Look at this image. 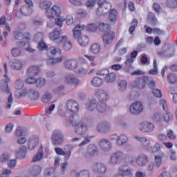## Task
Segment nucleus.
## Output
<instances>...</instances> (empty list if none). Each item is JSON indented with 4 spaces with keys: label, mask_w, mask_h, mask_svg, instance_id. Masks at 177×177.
<instances>
[{
    "label": "nucleus",
    "mask_w": 177,
    "mask_h": 177,
    "mask_svg": "<svg viewBox=\"0 0 177 177\" xmlns=\"http://www.w3.org/2000/svg\"><path fill=\"white\" fill-rule=\"evenodd\" d=\"M95 95L100 102L96 103V99L91 100L86 104V109L88 111L97 110L100 113H106L109 108L106 105L105 102L109 100V93L102 89H97Z\"/></svg>",
    "instance_id": "nucleus-1"
},
{
    "label": "nucleus",
    "mask_w": 177,
    "mask_h": 177,
    "mask_svg": "<svg viewBox=\"0 0 177 177\" xmlns=\"http://www.w3.org/2000/svg\"><path fill=\"white\" fill-rule=\"evenodd\" d=\"M98 28L102 32H105L102 37L104 45H110L115 39V32L111 31V26L110 24L100 22L98 24Z\"/></svg>",
    "instance_id": "nucleus-2"
},
{
    "label": "nucleus",
    "mask_w": 177,
    "mask_h": 177,
    "mask_svg": "<svg viewBox=\"0 0 177 177\" xmlns=\"http://www.w3.org/2000/svg\"><path fill=\"white\" fill-rule=\"evenodd\" d=\"M14 37L15 39L22 41H21V44L23 45L27 52H29V53H34V52H35V49L31 48V46H30V43H28L31 39V35H30V32H26L23 34L19 31H15L14 32Z\"/></svg>",
    "instance_id": "nucleus-3"
},
{
    "label": "nucleus",
    "mask_w": 177,
    "mask_h": 177,
    "mask_svg": "<svg viewBox=\"0 0 177 177\" xmlns=\"http://www.w3.org/2000/svg\"><path fill=\"white\" fill-rule=\"evenodd\" d=\"M85 28L84 25H77L73 29V37L77 39V42L80 46H86L89 43V38L88 36H81V31Z\"/></svg>",
    "instance_id": "nucleus-4"
},
{
    "label": "nucleus",
    "mask_w": 177,
    "mask_h": 177,
    "mask_svg": "<svg viewBox=\"0 0 177 177\" xmlns=\"http://www.w3.org/2000/svg\"><path fill=\"white\" fill-rule=\"evenodd\" d=\"M79 118L78 115H72L69 119V122L75 128V132L77 135H84L86 132H88V126L84 123V122H77V120L74 119Z\"/></svg>",
    "instance_id": "nucleus-5"
},
{
    "label": "nucleus",
    "mask_w": 177,
    "mask_h": 177,
    "mask_svg": "<svg viewBox=\"0 0 177 177\" xmlns=\"http://www.w3.org/2000/svg\"><path fill=\"white\" fill-rule=\"evenodd\" d=\"M149 81L150 77L147 76L137 77L135 80L130 83L129 86L131 89H133V88H138V89H145V88H146V85H147V82Z\"/></svg>",
    "instance_id": "nucleus-6"
},
{
    "label": "nucleus",
    "mask_w": 177,
    "mask_h": 177,
    "mask_svg": "<svg viewBox=\"0 0 177 177\" xmlns=\"http://www.w3.org/2000/svg\"><path fill=\"white\" fill-rule=\"evenodd\" d=\"M3 68L5 71L4 78L6 80H2L0 82V89L4 92V93H7L9 95L10 93V88H9V77H8V66L6 63L3 64Z\"/></svg>",
    "instance_id": "nucleus-7"
},
{
    "label": "nucleus",
    "mask_w": 177,
    "mask_h": 177,
    "mask_svg": "<svg viewBox=\"0 0 177 177\" xmlns=\"http://www.w3.org/2000/svg\"><path fill=\"white\" fill-rule=\"evenodd\" d=\"M62 35V30L55 29L53 31L49 33L48 37L51 41H54L56 44H62L63 41L67 40V36Z\"/></svg>",
    "instance_id": "nucleus-8"
},
{
    "label": "nucleus",
    "mask_w": 177,
    "mask_h": 177,
    "mask_svg": "<svg viewBox=\"0 0 177 177\" xmlns=\"http://www.w3.org/2000/svg\"><path fill=\"white\" fill-rule=\"evenodd\" d=\"M51 140L53 142V145L55 146H59V145H62V143L64 142V136L60 130H55L53 131Z\"/></svg>",
    "instance_id": "nucleus-9"
},
{
    "label": "nucleus",
    "mask_w": 177,
    "mask_h": 177,
    "mask_svg": "<svg viewBox=\"0 0 177 177\" xmlns=\"http://www.w3.org/2000/svg\"><path fill=\"white\" fill-rule=\"evenodd\" d=\"M97 5L99 7L96 10V13L98 16L104 15V9H110L111 8V3L106 2V0H98Z\"/></svg>",
    "instance_id": "nucleus-10"
},
{
    "label": "nucleus",
    "mask_w": 177,
    "mask_h": 177,
    "mask_svg": "<svg viewBox=\"0 0 177 177\" xmlns=\"http://www.w3.org/2000/svg\"><path fill=\"white\" fill-rule=\"evenodd\" d=\"M31 15H32V8L28 5L22 6L20 11L16 13L18 19H21L23 16H31Z\"/></svg>",
    "instance_id": "nucleus-11"
},
{
    "label": "nucleus",
    "mask_w": 177,
    "mask_h": 177,
    "mask_svg": "<svg viewBox=\"0 0 177 177\" xmlns=\"http://www.w3.org/2000/svg\"><path fill=\"white\" fill-rule=\"evenodd\" d=\"M60 7L58 6H53L52 8H48L46 10V15L48 19H55V15L57 17L60 16Z\"/></svg>",
    "instance_id": "nucleus-12"
},
{
    "label": "nucleus",
    "mask_w": 177,
    "mask_h": 177,
    "mask_svg": "<svg viewBox=\"0 0 177 177\" xmlns=\"http://www.w3.org/2000/svg\"><path fill=\"white\" fill-rule=\"evenodd\" d=\"M124 160V153L121 151H116L111 156L110 161L112 164H120Z\"/></svg>",
    "instance_id": "nucleus-13"
},
{
    "label": "nucleus",
    "mask_w": 177,
    "mask_h": 177,
    "mask_svg": "<svg viewBox=\"0 0 177 177\" xmlns=\"http://www.w3.org/2000/svg\"><path fill=\"white\" fill-rule=\"evenodd\" d=\"M160 104L162 106L163 110L166 111V113L164 115L163 120L165 122H169L171 120H172V115L169 113L168 111V105L167 104V101L165 100L162 99L160 100Z\"/></svg>",
    "instance_id": "nucleus-14"
},
{
    "label": "nucleus",
    "mask_w": 177,
    "mask_h": 177,
    "mask_svg": "<svg viewBox=\"0 0 177 177\" xmlns=\"http://www.w3.org/2000/svg\"><path fill=\"white\" fill-rule=\"evenodd\" d=\"M64 67L66 70H77L78 68V61L75 59H69L64 62Z\"/></svg>",
    "instance_id": "nucleus-15"
},
{
    "label": "nucleus",
    "mask_w": 177,
    "mask_h": 177,
    "mask_svg": "<svg viewBox=\"0 0 177 177\" xmlns=\"http://www.w3.org/2000/svg\"><path fill=\"white\" fill-rule=\"evenodd\" d=\"M154 128V124L148 122H143L139 124V129L141 132H153Z\"/></svg>",
    "instance_id": "nucleus-16"
},
{
    "label": "nucleus",
    "mask_w": 177,
    "mask_h": 177,
    "mask_svg": "<svg viewBox=\"0 0 177 177\" xmlns=\"http://www.w3.org/2000/svg\"><path fill=\"white\" fill-rule=\"evenodd\" d=\"M67 109L71 111V113H77L80 110V105L77 101L73 100H69L66 102Z\"/></svg>",
    "instance_id": "nucleus-17"
},
{
    "label": "nucleus",
    "mask_w": 177,
    "mask_h": 177,
    "mask_svg": "<svg viewBox=\"0 0 177 177\" xmlns=\"http://www.w3.org/2000/svg\"><path fill=\"white\" fill-rule=\"evenodd\" d=\"M130 111L132 114H140L143 111V105L142 102L138 101L131 104Z\"/></svg>",
    "instance_id": "nucleus-18"
},
{
    "label": "nucleus",
    "mask_w": 177,
    "mask_h": 177,
    "mask_svg": "<svg viewBox=\"0 0 177 177\" xmlns=\"http://www.w3.org/2000/svg\"><path fill=\"white\" fill-rule=\"evenodd\" d=\"M54 150L58 156H64L65 161H67V160L71 157V149L64 151V150L60 147H55Z\"/></svg>",
    "instance_id": "nucleus-19"
},
{
    "label": "nucleus",
    "mask_w": 177,
    "mask_h": 177,
    "mask_svg": "<svg viewBox=\"0 0 177 177\" xmlns=\"http://www.w3.org/2000/svg\"><path fill=\"white\" fill-rule=\"evenodd\" d=\"M106 169H107L106 168V166L104 165V164L102 163H95L93 165V170L94 171V172H95V174H105Z\"/></svg>",
    "instance_id": "nucleus-20"
},
{
    "label": "nucleus",
    "mask_w": 177,
    "mask_h": 177,
    "mask_svg": "<svg viewBox=\"0 0 177 177\" xmlns=\"http://www.w3.org/2000/svg\"><path fill=\"white\" fill-rule=\"evenodd\" d=\"M99 146L104 151H110V150H111V142L107 139L100 140Z\"/></svg>",
    "instance_id": "nucleus-21"
},
{
    "label": "nucleus",
    "mask_w": 177,
    "mask_h": 177,
    "mask_svg": "<svg viewBox=\"0 0 177 177\" xmlns=\"http://www.w3.org/2000/svg\"><path fill=\"white\" fill-rule=\"evenodd\" d=\"M87 154L91 157H93V156H96L99 154V148L96 145L90 144L87 147Z\"/></svg>",
    "instance_id": "nucleus-22"
},
{
    "label": "nucleus",
    "mask_w": 177,
    "mask_h": 177,
    "mask_svg": "<svg viewBox=\"0 0 177 177\" xmlns=\"http://www.w3.org/2000/svg\"><path fill=\"white\" fill-rule=\"evenodd\" d=\"M67 59V57L65 55H61L59 57L57 58H49L46 61V64L48 66H53L55 64H57L58 63H62V60H66Z\"/></svg>",
    "instance_id": "nucleus-23"
},
{
    "label": "nucleus",
    "mask_w": 177,
    "mask_h": 177,
    "mask_svg": "<svg viewBox=\"0 0 177 177\" xmlns=\"http://www.w3.org/2000/svg\"><path fill=\"white\" fill-rule=\"evenodd\" d=\"M118 17V12L115 8H113L109 11L108 19L111 23H116Z\"/></svg>",
    "instance_id": "nucleus-24"
},
{
    "label": "nucleus",
    "mask_w": 177,
    "mask_h": 177,
    "mask_svg": "<svg viewBox=\"0 0 177 177\" xmlns=\"http://www.w3.org/2000/svg\"><path fill=\"white\" fill-rule=\"evenodd\" d=\"M148 161L149 158L145 154L140 155L136 159L137 164L141 167H142V165H146Z\"/></svg>",
    "instance_id": "nucleus-25"
},
{
    "label": "nucleus",
    "mask_w": 177,
    "mask_h": 177,
    "mask_svg": "<svg viewBox=\"0 0 177 177\" xmlns=\"http://www.w3.org/2000/svg\"><path fill=\"white\" fill-rule=\"evenodd\" d=\"M40 71L41 70L39 69V66H32L28 69L27 74L28 75H32L33 77H35V75H38Z\"/></svg>",
    "instance_id": "nucleus-26"
},
{
    "label": "nucleus",
    "mask_w": 177,
    "mask_h": 177,
    "mask_svg": "<svg viewBox=\"0 0 177 177\" xmlns=\"http://www.w3.org/2000/svg\"><path fill=\"white\" fill-rule=\"evenodd\" d=\"M38 143H39V140L37 138H30L28 143L29 150H34L38 146Z\"/></svg>",
    "instance_id": "nucleus-27"
},
{
    "label": "nucleus",
    "mask_w": 177,
    "mask_h": 177,
    "mask_svg": "<svg viewBox=\"0 0 177 177\" xmlns=\"http://www.w3.org/2000/svg\"><path fill=\"white\" fill-rule=\"evenodd\" d=\"M26 154H27V147L24 145H21L19 151H17V158H24Z\"/></svg>",
    "instance_id": "nucleus-28"
},
{
    "label": "nucleus",
    "mask_w": 177,
    "mask_h": 177,
    "mask_svg": "<svg viewBox=\"0 0 177 177\" xmlns=\"http://www.w3.org/2000/svg\"><path fill=\"white\" fill-rule=\"evenodd\" d=\"M71 177H89V171L87 170H83L80 173H77L75 171H73L71 173Z\"/></svg>",
    "instance_id": "nucleus-29"
},
{
    "label": "nucleus",
    "mask_w": 177,
    "mask_h": 177,
    "mask_svg": "<svg viewBox=\"0 0 177 177\" xmlns=\"http://www.w3.org/2000/svg\"><path fill=\"white\" fill-rule=\"evenodd\" d=\"M30 175L32 176H38L42 171V168L39 165H35L30 169Z\"/></svg>",
    "instance_id": "nucleus-30"
},
{
    "label": "nucleus",
    "mask_w": 177,
    "mask_h": 177,
    "mask_svg": "<svg viewBox=\"0 0 177 177\" xmlns=\"http://www.w3.org/2000/svg\"><path fill=\"white\" fill-rule=\"evenodd\" d=\"M66 80L68 84H72L73 85H78L80 84V80L74 75H68L66 77Z\"/></svg>",
    "instance_id": "nucleus-31"
},
{
    "label": "nucleus",
    "mask_w": 177,
    "mask_h": 177,
    "mask_svg": "<svg viewBox=\"0 0 177 177\" xmlns=\"http://www.w3.org/2000/svg\"><path fill=\"white\" fill-rule=\"evenodd\" d=\"M128 136L122 134L118 137V146H124L128 143Z\"/></svg>",
    "instance_id": "nucleus-32"
},
{
    "label": "nucleus",
    "mask_w": 177,
    "mask_h": 177,
    "mask_svg": "<svg viewBox=\"0 0 177 177\" xmlns=\"http://www.w3.org/2000/svg\"><path fill=\"white\" fill-rule=\"evenodd\" d=\"M23 67V64L19 59H13L11 64V68L13 70H21Z\"/></svg>",
    "instance_id": "nucleus-33"
},
{
    "label": "nucleus",
    "mask_w": 177,
    "mask_h": 177,
    "mask_svg": "<svg viewBox=\"0 0 177 177\" xmlns=\"http://www.w3.org/2000/svg\"><path fill=\"white\" fill-rule=\"evenodd\" d=\"M50 6H52V3L47 0H41L39 3V8L43 10H46L47 9H49Z\"/></svg>",
    "instance_id": "nucleus-34"
},
{
    "label": "nucleus",
    "mask_w": 177,
    "mask_h": 177,
    "mask_svg": "<svg viewBox=\"0 0 177 177\" xmlns=\"http://www.w3.org/2000/svg\"><path fill=\"white\" fill-rule=\"evenodd\" d=\"M49 52L52 56H60V55H62V49L55 46L50 47Z\"/></svg>",
    "instance_id": "nucleus-35"
},
{
    "label": "nucleus",
    "mask_w": 177,
    "mask_h": 177,
    "mask_svg": "<svg viewBox=\"0 0 177 177\" xmlns=\"http://www.w3.org/2000/svg\"><path fill=\"white\" fill-rule=\"evenodd\" d=\"M91 84L93 86H101V85H103V79L99 77H95L91 80Z\"/></svg>",
    "instance_id": "nucleus-36"
},
{
    "label": "nucleus",
    "mask_w": 177,
    "mask_h": 177,
    "mask_svg": "<svg viewBox=\"0 0 177 177\" xmlns=\"http://www.w3.org/2000/svg\"><path fill=\"white\" fill-rule=\"evenodd\" d=\"M43 157H44V151H42V146H41L40 149L36 153V156L33 157L32 162H35L37 161H40V160H42Z\"/></svg>",
    "instance_id": "nucleus-37"
},
{
    "label": "nucleus",
    "mask_w": 177,
    "mask_h": 177,
    "mask_svg": "<svg viewBox=\"0 0 177 177\" xmlns=\"http://www.w3.org/2000/svg\"><path fill=\"white\" fill-rule=\"evenodd\" d=\"M163 158H164V153H160L159 155L155 156V164L158 168V167L161 166V164H162Z\"/></svg>",
    "instance_id": "nucleus-38"
},
{
    "label": "nucleus",
    "mask_w": 177,
    "mask_h": 177,
    "mask_svg": "<svg viewBox=\"0 0 177 177\" xmlns=\"http://www.w3.org/2000/svg\"><path fill=\"white\" fill-rule=\"evenodd\" d=\"M117 80V75L115 73H109L104 78L106 82H114Z\"/></svg>",
    "instance_id": "nucleus-39"
},
{
    "label": "nucleus",
    "mask_w": 177,
    "mask_h": 177,
    "mask_svg": "<svg viewBox=\"0 0 177 177\" xmlns=\"http://www.w3.org/2000/svg\"><path fill=\"white\" fill-rule=\"evenodd\" d=\"M127 86L128 83L126 80H122L118 81V88L121 92H124V91H126Z\"/></svg>",
    "instance_id": "nucleus-40"
},
{
    "label": "nucleus",
    "mask_w": 177,
    "mask_h": 177,
    "mask_svg": "<svg viewBox=\"0 0 177 177\" xmlns=\"http://www.w3.org/2000/svg\"><path fill=\"white\" fill-rule=\"evenodd\" d=\"M101 48L100 45L98 44H93L91 46V52L93 53V55H97L100 53Z\"/></svg>",
    "instance_id": "nucleus-41"
},
{
    "label": "nucleus",
    "mask_w": 177,
    "mask_h": 177,
    "mask_svg": "<svg viewBox=\"0 0 177 177\" xmlns=\"http://www.w3.org/2000/svg\"><path fill=\"white\" fill-rule=\"evenodd\" d=\"M12 104H13V96L12 95V93H10L7 101L6 102L5 109H6V110H9V109L12 107Z\"/></svg>",
    "instance_id": "nucleus-42"
},
{
    "label": "nucleus",
    "mask_w": 177,
    "mask_h": 177,
    "mask_svg": "<svg viewBox=\"0 0 177 177\" xmlns=\"http://www.w3.org/2000/svg\"><path fill=\"white\" fill-rule=\"evenodd\" d=\"M41 100L43 103H48L52 100V95L49 93H46L41 96Z\"/></svg>",
    "instance_id": "nucleus-43"
},
{
    "label": "nucleus",
    "mask_w": 177,
    "mask_h": 177,
    "mask_svg": "<svg viewBox=\"0 0 177 177\" xmlns=\"http://www.w3.org/2000/svg\"><path fill=\"white\" fill-rule=\"evenodd\" d=\"M15 88L18 91H21V89L24 88V82H23V80L17 79L15 81Z\"/></svg>",
    "instance_id": "nucleus-44"
},
{
    "label": "nucleus",
    "mask_w": 177,
    "mask_h": 177,
    "mask_svg": "<svg viewBox=\"0 0 177 177\" xmlns=\"http://www.w3.org/2000/svg\"><path fill=\"white\" fill-rule=\"evenodd\" d=\"M149 74H151L152 75H156L158 74V68L157 66V59L153 60V69H151L149 71Z\"/></svg>",
    "instance_id": "nucleus-45"
},
{
    "label": "nucleus",
    "mask_w": 177,
    "mask_h": 177,
    "mask_svg": "<svg viewBox=\"0 0 177 177\" xmlns=\"http://www.w3.org/2000/svg\"><path fill=\"white\" fill-rule=\"evenodd\" d=\"M62 43H63L64 44L63 48L64 50H66L67 52H68V50H71V48H73V46L71 44V42H70V41H68L67 37L66 40L62 41Z\"/></svg>",
    "instance_id": "nucleus-46"
},
{
    "label": "nucleus",
    "mask_w": 177,
    "mask_h": 177,
    "mask_svg": "<svg viewBox=\"0 0 177 177\" xmlns=\"http://www.w3.org/2000/svg\"><path fill=\"white\" fill-rule=\"evenodd\" d=\"M135 138L137 139L138 142H140L142 146H149V145H150V140L138 136H136Z\"/></svg>",
    "instance_id": "nucleus-47"
},
{
    "label": "nucleus",
    "mask_w": 177,
    "mask_h": 177,
    "mask_svg": "<svg viewBox=\"0 0 177 177\" xmlns=\"http://www.w3.org/2000/svg\"><path fill=\"white\" fill-rule=\"evenodd\" d=\"M11 53L14 57H19V56H21V48H13Z\"/></svg>",
    "instance_id": "nucleus-48"
},
{
    "label": "nucleus",
    "mask_w": 177,
    "mask_h": 177,
    "mask_svg": "<svg viewBox=\"0 0 177 177\" xmlns=\"http://www.w3.org/2000/svg\"><path fill=\"white\" fill-rule=\"evenodd\" d=\"M138 21L136 19H134L132 21V26L129 29V32L131 34V35H133V31H135V29L138 26Z\"/></svg>",
    "instance_id": "nucleus-49"
},
{
    "label": "nucleus",
    "mask_w": 177,
    "mask_h": 177,
    "mask_svg": "<svg viewBox=\"0 0 177 177\" xmlns=\"http://www.w3.org/2000/svg\"><path fill=\"white\" fill-rule=\"evenodd\" d=\"M167 80L170 84H175L177 82V76L174 73H169L167 75Z\"/></svg>",
    "instance_id": "nucleus-50"
},
{
    "label": "nucleus",
    "mask_w": 177,
    "mask_h": 177,
    "mask_svg": "<svg viewBox=\"0 0 177 177\" xmlns=\"http://www.w3.org/2000/svg\"><path fill=\"white\" fill-rule=\"evenodd\" d=\"M39 50H48V45L45 44L44 40H41L37 45Z\"/></svg>",
    "instance_id": "nucleus-51"
},
{
    "label": "nucleus",
    "mask_w": 177,
    "mask_h": 177,
    "mask_svg": "<svg viewBox=\"0 0 177 177\" xmlns=\"http://www.w3.org/2000/svg\"><path fill=\"white\" fill-rule=\"evenodd\" d=\"M167 8H170L174 9L177 6V0H167Z\"/></svg>",
    "instance_id": "nucleus-52"
},
{
    "label": "nucleus",
    "mask_w": 177,
    "mask_h": 177,
    "mask_svg": "<svg viewBox=\"0 0 177 177\" xmlns=\"http://www.w3.org/2000/svg\"><path fill=\"white\" fill-rule=\"evenodd\" d=\"M46 82V80H45L44 78L40 77L39 79H36V82L37 88H42L44 85H45V83Z\"/></svg>",
    "instance_id": "nucleus-53"
},
{
    "label": "nucleus",
    "mask_w": 177,
    "mask_h": 177,
    "mask_svg": "<svg viewBox=\"0 0 177 177\" xmlns=\"http://www.w3.org/2000/svg\"><path fill=\"white\" fill-rule=\"evenodd\" d=\"M148 20L149 21H151L152 24H157V18H156V16L154 15V13L149 12L148 15Z\"/></svg>",
    "instance_id": "nucleus-54"
},
{
    "label": "nucleus",
    "mask_w": 177,
    "mask_h": 177,
    "mask_svg": "<svg viewBox=\"0 0 177 177\" xmlns=\"http://www.w3.org/2000/svg\"><path fill=\"white\" fill-rule=\"evenodd\" d=\"M29 92L32 93V95H31L32 100H37V99L39 97V93H38V91H34V89H30L29 90Z\"/></svg>",
    "instance_id": "nucleus-55"
},
{
    "label": "nucleus",
    "mask_w": 177,
    "mask_h": 177,
    "mask_svg": "<svg viewBox=\"0 0 177 177\" xmlns=\"http://www.w3.org/2000/svg\"><path fill=\"white\" fill-rule=\"evenodd\" d=\"M152 93L156 97H158L159 99L162 97V93L158 88H153L152 90Z\"/></svg>",
    "instance_id": "nucleus-56"
},
{
    "label": "nucleus",
    "mask_w": 177,
    "mask_h": 177,
    "mask_svg": "<svg viewBox=\"0 0 177 177\" xmlns=\"http://www.w3.org/2000/svg\"><path fill=\"white\" fill-rule=\"evenodd\" d=\"M87 31L94 32L97 30V25L95 24H90L86 26Z\"/></svg>",
    "instance_id": "nucleus-57"
},
{
    "label": "nucleus",
    "mask_w": 177,
    "mask_h": 177,
    "mask_svg": "<svg viewBox=\"0 0 177 177\" xmlns=\"http://www.w3.org/2000/svg\"><path fill=\"white\" fill-rule=\"evenodd\" d=\"M55 172H56V169L53 167L46 169L45 172V176H50V175L55 174Z\"/></svg>",
    "instance_id": "nucleus-58"
},
{
    "label": "nucleus",
    "mask_w": 177,
    "mask_h": 177,
    "mask_svg": "<svg viewBox=\"0 0 177 177\" xmlns=\"http://www.w3.org/2000/svg\"><path fill=\"white\" fill-rule=\"evenodd\" d=\"M161 149V145L156 143L155 144L153 147H151V153H157V151H160Z\"/></svg>",
    "instance_id": "nucleus-59"
},
{
    "label": "nucleus",
    "mask_w": 177,
    "mask_h": 177,
    "mask_svg": "<svg viewBox=\"0 0 177 177\" xmlns=\"http://www.w3.org/2000/svg\"><path fill=\"white\" fill-rule=\"evenodd\" d=\"M167 137L170 140H175V139H176V135L174 133V131L172 130H169L167 131Z\"/></svg>",
    "instance_id": "nucleus-60"
},
{
    "label": "nucleus",
    "mask_w": 177,
    "mask_h": 177,
    "mask_svg": "<svg viewBox=\"0 0 177 177\" xmlns=\"http://www.w3.org/2000/svg\"><path fill=\"white\" fill-rule=\"evenodd\" d=\"M109 73V69H104L98 71L97 73V75H100L101 77H104L106 75V77H107Z\"/></svg>",
    "instance_id": "nucleus-61"
},
{
    "label": "nucleus",
    "mask_w": 177,
    "mask_h": 177,
    "mask_svg": "<svg viewBox=\"0 0 177 177\" xmlns=\"http://www.w3.org/2000/svg\"><path fill=\"white\" fill-rule=\"evenodd\" d=\"M10 174H12V171L9 169H3L0 177H9V175H10Z\"/></svg>",
    "instance_id": "nucleus-62"
},
{
    "label": "nucleus",
    "mask_w": 177,
    "mask_h": 177,
    "mask_svg": "<svg viewBox=\"0 0 177 177\" xmlns=\"http://www.w3.org/2000/svg\"><path fill=\"white\" fill-rule=\"evenodd\" d=\"M26 84H35V82H37V79L30 76L26 79Z\"/></svg>",
    "instance_id": "nucleus-63"
},
{
    "label": "nucleus",
    "mask_w": 177,
    "mask_h": 177,
    "mask_svg": "<svg viewBox=\"0 0 177 177\" xmlns=\"http://www.w3.org/2000/svg\"><path fill=\"white\" fill-rule=\"evenodd\" d=\"M104 124V129H101V131L102 132H109V131H110V129L111 128V126L110 125V124L107 123V122H103Z\"/></svg>",
    "instance_id": "nucleus-64"
}]
</instances>
